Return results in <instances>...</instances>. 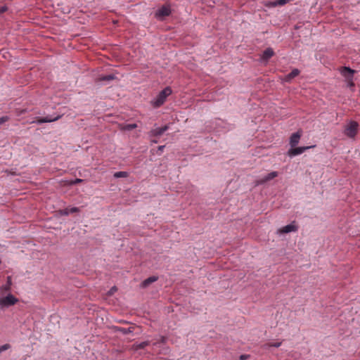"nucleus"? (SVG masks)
I'll return each instance as SVG.
<instances>
[{"instance_id":"1","label":"nucleus","mask_w":360,"mask_h":360,"mask_svg":"<svg viewBox=\"0 0 360 360\" xmlns=\"http://www.w3.org/2000/svg\"><path fill=\"white\" fill-rule=\"evenodd\" d=\"M172 93V90L170 87L167 86L165 88L158 94L157 97L151 101L153 107L158 108L161 106L165 102L167 97L171 95Z\"/></svg>"},{"instance_id":"2","label":"nucleus","mask_w":360,"mask_h":360,"mask_svg":"<svg viewBox=\"0 0 360 360\" xmlns=\"http://www.w3.org/2000/svg\"><path fill=\"white\" fill-rule=\"evenodd\" d=\"M18 302V299L11 293L7 294L6 296H0V309L8 308Z\"/></svg>"},{"instance_id":"3","label":"nucleus","mask_w":360,"mask_h":360,"mask_svg":"<svg viewBox=\"0 0 360 360\" xmlns=\"http://www.w3.org/2000/svg\"><path fill=\"white\" fill-rule=\"evenodd\" d=\"M359 124L356 121H350L345 127L344 134L350 139H354L359 131Z\"/></svg>"},{"instance_id":"4","label":"nucleus","mask_w":360,"mask_h":360,"mask_svg":"<svg viewBox=\"0 0 360 360\" xmlns=\"http://www.w3.org/2000/svg\"><path fill=\"white\" fill-rule=\"evenodd\" d=\"M171 13V8L169 5H164L160 8L155 13V17L160 20L169 16Z\"/></svg>"},{"instance_id":"5","label":"nucleus","mask_w":360,"mask_h":360,"mask_svg":"<svg viewBox=\"0 0 360 360\" xmlns=\"http://www.w3.org/2000/svg\"><path fill=\"white\" fill-rule=\"evenodd\" d=\"M297 231V226L295 224V222L293 221L292 223L279 229L277 231V233L279 234H284Z\"/></svg>"},{"instance_id":"6","label":"nucleus","mask_w":360,"mask_h":360,"mask_svg":"<svg viewBox=\"0 0 360 360\" xmlns=\"http://www.w3.org/2000/svg\"><path fill=\"white\" fill-rule=\"evenodd\" d=\"M278 174L277 172H271L269 174H268L267 175H266L265 176H264L262 179L257 180L256 181V184L257 185L263 184L274 179L275 177H276L278 176Z\"/></svg>"},{"instance_id":"7","label":"nucleus","mask_w":360,"mask_h":360,"mask_svg":"<svg viewBox=\"0 0 360 360\" xmlns=\"http://www.w3.org/2000/svg\"><path fill=\"white\" fill-rule=\"evenodd\" d=\"M169 129V126L168 125H165L164 127H157L155 129H153L150 131V136H156V137H159L164 132H165L166 131H167Z\"/></svg>"},{"instance_id":"8","label":"nucleus","mask_w":360,"mask_h":360,"mask_svg":"<svg viewBox=\"0 0 360 360\" xmlns=\"http://www.w3.org/2000/svg\"><path fill=\"white\" fill-rule=\"evenodd\" d=\"M311 146L306 147H297L295 148H291L288 150V155L290 156H295L304 153L306 150L310 148Z\"/></svg>"},{"instance_id":"9","label":"nucleus","mask_w":360,"mask_h":360,"mask_svg":"<svg viewBox=\"0 0 360 360\" xmlns=\"http://www.w3.org/2000/svg\"><path fill=\"white\" fill-rule=\"evenodd\" d=\"M340 72L347 80H351L353 78L354 71L348 67H343Z\"/></svg>"},{"instance_id":"10","label":"nucleus","mask_w":360,"mask_h":360,"mask_svg":"<svg viewBox=\"0 0 360 360\" xmlns=\"http://www.w3.org/2000/svg\"><path fill=\"white\" fill-rule=\"evenodd\" d=\"M12 285V280L11 276L7 277L6 283L0 288V293L1 295L10 292Z\"/></svg>"},{"instance_id":"11","label":"nucleus","mask_w":360,"mask_h":360,"mask_svg":"<svg viewBox=\"0 0 360 360\" xmlns=\"http://www.w3.org/2000/svg\"><path fill=\"white\" fill-rule=\"evenodd\" d=\"M60 117V115H58L54 118H52L51 117H39V118H37V120L35 121L31 122V123L37 122L38 124H41V123H46V122H51L58 120Z\"/></svg>"},{"instance_id":"12","label":"nucleus","mask_w":360,"mask_h":360,"mask_svg":"<svg viewBox=\"0 0 360 360\" xmlns=\"http://www.w3.org/2000/svg\"><path fill=\"white\" fill-rule=\"evenodd\" d=\"M301 137V133L300 131H297L292 134L290 138V144L291 147H295L299 143V141Z\"/></svg>"},{"instance_id":"13","label":"nucleus","mask_w":360,"mask_h":360,"mask_svg":"<svg viewBox=\"0 0 360 360\" xmlns=\"http://www.w3.org/2000/svg\"><path fill=\"white\" fill-rule=\"evenodd\" d=\"M300 72L298 69H293L289 74L283 77V80L285 82H290L293 78L299 75Z\"/></svg>"},{"instance_id":"14","label":"nucleus","mask_w":360,"mask_h":360,"mask_svg":"<svg viewBox=\"0 0 360 360\" xmlns=\"http://www.w3.org/2000/svg\"><path fill=\"white\" fill-rule=\"evenodd\" d=\"M274 54V50L271 48H267L264 50L262 54V59L267 60L271 58Z\"/></svg>"},{"instance_id":"15","label":"nucleus","mask_w":360,"mask_h":360,"mask_svg":"<svg viewBox=\"0 0 360 360\" xmlns=\"http://www.w3.org/2000/svg\"><path fill=\"white\" fill-rule=\"evenodd\" d=\"M79 212L78 207H72L70 209L65 208L64 210H60V214L65 215V216L68 215L70 213H75V212Z\"/></svg>"},{"instance_id":"16","label":"nucleus","mask_w":360,"mask_h":360,"mask_svg":"<svg viewBox=\"0 0 360 360\" xmlns=\"http://www.w3.org/2000/svg\"><path fill=\"white\" fill-rule=\"evenodd\" d=\"M150 343V342L147 340V341L142 342L139 344H134L132 346V348L134 350L141 349L145 348L146 346L149 345Z\"/></svg>"},{"instance_id":"17","label":"nucleus","mask_w":360,"mask_h":360,"mask_svg":"<svg viewBox=\"0 0 360 360\" xmlns=\"http://www.w3.org/2000/svg\"><path fill=\"white\" fill-rule=\"evenodd\" d=\"M157 280H158V277L150 276L143 281L142 286L146 288V287L148 286L150 284H151L152 283L156 281Z\"/></svg>"},{"instance_id":"18","label":"nucleus","mask_w":360,"mask_h":360,"mask_svg":"<svg viewBox=\"0 0 360 360\" xmlns=\"http://www.w3.org/2000/svg\"><path fill=\"white\" fill-rule=\"evenodd\" d=\"M282 344V342H269L263 345V348L267 349L270 347H279Z\"/></svg>"},{"instance_id":"19","label":"nucleus","mask_w":360,"mask_h":360,"mask_svg":"<svg viewBox=\"0 0 360 360\" xmlns=\"http://www.w3.org/2000/svg\"><path fill=\"white\" fill-rule=\"evenodd\" d=\"M136 127H137V125L136 124H125L122 127V129L126 130V131H130Z\"/></svg>"},{"instance_id":"20","label":"nucleus","mask_w":360,"mask_h":360,"mask_svg":"<svg viewBox=\"0 0 360 360\" xmlns=\"http://www.w3.org/2000/svg\"><path fill=\"white\" fill-rule=\"evenodd\" d=\"M115 79V76L113 75H108L105 76H102L99 78L100 81H110Z\"/></svg>"},{"instance_id":"21","label":"nucleus","mask_w":360,"mask_h":360,"mask_svg":"<svg viewBox=\"0 0 360 360\" xmlns=\"http://www.w3.org/2000/svg\"><path fill=\"white\" fill-rule=\"evenodd\" d=\"M166 337L165 336H160V338L155 341L153 342V345H158V344L160 343H162V344H165L166 342Z\"/></svg>"},{"instance_id":"22","label":"nucleus","mask_w":360,"mask_h":360,"mask_svg":"<svg viewBox=\"0 0 360 360\" xmlns=\"http://www.w3.org/2000/svg\"><path fill=\"white\" fill-rule=\"evenodd\" d=\"M127 172H117L114 174V176L115 178H122V177H127Z\"/></svg>"},{"instance_id":"23","label":"nucleus","mask_w":360,"mask_h":360,"mask_svg":"<svg viewBox=\"0 0 360 360\" xmlns=\"http://www.w3.org/2000/svg\"><path fill=\"white\" fill-rule=\"evenodd\" d=\"M117 290V288L116 286H113L110 288V290L108 292L107 295L111 296Z\"/></svg>"},{"instance_id":"24","label":"nucleus","mask_w":360,"mask_h":360,"mask_svg":"<svg viewBox=\"0 0 360 360\" xmlns=\"http://www.w3.org/2000/svg\"><path fill=\"white\" fill-rule=\"evenodd\" d=\"M289 1H290V0H278V1H276L277 6H283V5L286 4L287 3H288Z\"/></svg>"},{"instance_id":"25","label":"nucleus","mask_w":360,"mask_h":360,"mask_svg":"<svg viewBox=\"0 0 360 360\" xmlns=\"http://www.w3.org/2000/svg\"><path fill=\"white\" fill-rule=\"evenodd\" d=\"M10 120V117L8 116H3L0 117V125L8 122Z\"/></svg>"},{"instance_id":"26","label":"nucleus","mask_w":360,"mask_h":360,"mask_svg":"<svg viewBox=\"0 0 360 360\" xmlns=\"http://www.w3.org/2000/svg\"><path fill=\"white\" fill-rule=\"evenodd\" d=\"M10 347H11V345L9 344H5L0 347V352L6 351V350L8 349Z\"/></svg>"},{"instance_id":"27","label":"nucleus","mask_w":360,"mask_h":360,"mask_svg":"<svg viewBox=\"0 0 360 360\" xmlns=\"http://www.w3.org/2000/svg\"><path fill=\"white\" fill-rule=\"evenodd\" d=\"M265 5L266 6H268V7H275V6H277L276 1H268V2L266 3Z\"/></svg>"},{"instance_id":"28","label":"nucleus","mask_w":360,"mask_h":360,"mask_svg":"<svg viewBox=\"0 0 360 360\" xmlns=\"http://www.w3.org/2000/svg\"><path fill=\"white\" fill-rule=\"evenodd\" d=\"M82 181H83V180H82V179H75V180H74V181H70V182H69V184H71V185H72V184H79V183L82 182Z\"/></svg>"},{"instance_id":"29","label":"nucleus","mask_w":360,"mask_h":360,"mask_svg":"<svg viewBox=\"0 0 360 360\" xmlns=\"http://www.w3.org/2000/svg\"><path fill=\"white\" fill-rule=\"evenodd\" d=\"M165 147V146H160L158 147V153L159 155H160L163 152V150H164Z\"/></svg>"},{"instance_id":"30","label":"nucleus","mask_w":360,"mask_h":360,"mask_svg":"<svg viewBox=\"0 0 360 360\" xmlns=\"http://www.w3.org/2000/svg\"><path fill=\"white\" fill-rule=\"evenodd\" d=\"M6 11H7V7L6 6H3L0 7V15L1 13H4Z\"/></svg>"},{"instance_id":"31","label":"nucleus","mask_w":360,"mask_h":360,"mask_svg":"<svg viewBox=\"0 0 360 360\" xmlns=\"http://www.w3.org/2000/svg\"><path fill=\"white\" fill-rule=\"evenodd\" d=\"M121 331L123 333H127L128 332H131V330L129 329H125V328H122L121 329Z\"/></svg>"},{"instance_id":"32","label":"nucleus","mask_w":360,"mask_h":360,"mask_svg":"<svg viewBox=\"0 0 360 360\" xmlns=\"http://www.w3.org/2000/svg\"><path fill=\"white\" fill-rule=\"evenodd\" d=\"M248 355H245V354H243V355H241V356H240V359L241 360H245V359H248Z\"/></svg>"},{"instance_id":"33","label":"nucleus","mask_w":360,"mask_h":360,"mask_svg":"<svg viewBox=\"0 0 360 360\" xmlns=\"http://www.w3.org/2000/svg\"><path fill=\"white\" fill-rule=\"evenodd\" d=\"M348 81H349V86L350 87H352V86H354V82H352V79H351V80H348Z\"/></svg>"},{"instance_id":"34","label":"nucleus","mask_w":360,"mask_h":360,"mask_svg":"<svg viewBox=\"0 0 360 360\" xmlns=\"http://www.w3.org/2000/svg\"><path fill=\"white\" fill-rule=\"evenodd\" d=\"M153 143H157L158 141L156 140L153 141Z\"/></svg>"}]
</instances>
